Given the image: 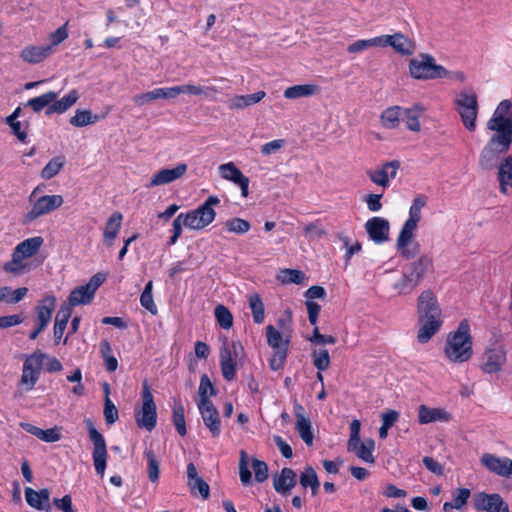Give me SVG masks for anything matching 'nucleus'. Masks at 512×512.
Here are the masks:
<instances>
[{
	"mask_svg": "<svg viewBox=\"0 0 512 512\" xmlns=\"http://www.w3.org/2000/svg\"><path fill=\"white\" fill-rule=\"evenodd\" d=\"M144 457L147 459L148 462V478L151 482L155 483L158 481L160 475L159 461L157 460L155 453L152 449H146L144 451Z\"/></svg>",
	"mask_w": 512,
	"mask_h": 512,
	"instance_id": "8fccbe9b",
	"label": "nucleus"
},
{
	"mask_svg": "<svg viewBox=\"0 0 512 512\" xmlns=\"http://www.w3.org/2000/svg\"><path fill=\"white\" fill-rule=\"evenodd\" d=\"M100 120L98 115H93L89 110H77L75 115L71 117L70 124L74 127H84L94 124Z\"/></svg>",
	"mask_w": 512,
	"mask_h": 512,
	"instance_id": "a18cd8bd",
	"label": "nucleus"
},
{
	"mask_svg": "<svg viewBox=\"0 0 512 512\" xmlns=\"http://www.w3.org/2000/svg\"><path fill=\"white\" fill-rule=\"evenodd\" d=\"M413 234L414 232H410L405 235L401 230L396 241L397 250L407 259L414 258L419 253V244L412 240Z\"/></svg>",
	"mask_w": 512,
	"mask_h": 512,
	"instance_id": "bb28decb",
	"label": "nucleus"
},
{
	"mask_svg": "<svg viewBox=\"0 0 512 512\" xmlns=\"http://www.w3.org/2000/svg\"><path fill=\"white\" fill-rule=\"evenodd\" d=\"M431 259L422 255L417 260L411 262L404 268V272L413 279L414 283L418 286L424 278L427 269L431 266Z\"/></svg>",
	"mask_w": 512,
	"mask_h": 512,
	"instance_id": "393cba45",
	"label": "nucleus"
},
{
	"mask_svg": "<svg viewBox=\"0 0 512 512\" xmlns=\"http://www.w3.org/2000/svg\"><path fill=\"white\" fill-rule=\"evenodd\" d=\"M215 318L223 329H229L233 325V316L224 305H217L214 310Z\"/></svg>",
	"mask_w": 512,
	"mask_h": 512,
	"instance_id": "6e6d98bb",
	"label": "nucleus"
},
{
	"mask_svg": "<svg viewBox=\"0 0 512 512\" xmlns=\"http://www.w3.org/2000/svg\"><path fill=\"white\" fill-rule=\"evenodd\" d=\"M104 417L108 424H113L118 419V410L109 396L105 397Z\"/></svg>",
	"mask_w": 512,
	"mask_h": 512,
	"instance_id": "69168bd1",
	"label": "nucleus"
},
{
	"mask_svg": "<svg viewBox=\"0 0 512 512\" xmlns=\"http://www.w3.org/2000/svg\"><path fill=\"white\" fill-rule=\"evenodd\" d=\"M266 337L267 342L272 349L278 350L279 352L288 351L291 336H286L273 325H268L266 327Z\"/></svg>",
	"mask_w": 512,
	"mask_h": 512,
	"instance_id": "cd10ccee",
	"label": "nucleus"
},
{
	"mask_svg": "<svg viewBox=\"0 0 512 512\" xmlns=\"http://www.w3.org/2000/svg\"><path fill=\"white\" fill-rule=\"evenodd\" d=\"M249 307L252 312L253 321L261 324L265 318L264 304L258 294H251L248 299Z\"/></svg>",
	"mask_w": 512,
	"mask_h": 512,
	"instance_id": "09e8293b",
	"label": "nucleus"
},
{
	"mask_svg": "<svg viewBox=\"0 0 512 512\" xmlns=\"http://www.w3.org/2000/svg\"><path fill=\"white\" fill-rule=\"evenodd\" d=\"M216 394L215 388L212 385L210 379L207 375H202L200 379L199 389H198V400L197 405L202 404L203 402H212L210 397Z\"/></svg>",
	"mask_w": 512,
	"mask_h": 512,
	"instance_id": "49530a36",
	"label": "nucleus"
},
{
	"mask_svg": "<svg viewBox=\"0 0 512 512\" xmlns=\"http://www.w3.org/2000/svg\"><path fill=\"white\" fill-rule=\"evenodd\" d=\"M123 216L119 212H114L108 219L105 229H104V243L111 247L113 245V241L118 235V232L121 228Z\"/></svg>",
	"mask_w": 512,
	"mask_h": 512,
	"instance_id": "72a5a7b5",
	"label": "nucleus"
},
{
	"mask_svg": "<svg viewBox=\"0 0 512 512\" xmlns=\"http://www.w3.org/2000/svg\"><path fill=\"white\" fill-rule=\"evenodd\" d=\"M49 498L50 492L46 488L39 491L30 487L25 488V499L27 503L37 510L49 509Z\"/></svg>",
	"mask_w": 512,
	"mask_h": 512,
	"instance_id": "c85d7f7f",
	"label": "nucleus"
},
{
	"mask_svg": "<svg viewBox=\"0 0 512 512\" xmlns=\"http://www.w3.org/2000/svg\"><path fill=\"white\" fill-rule=\"evenodd\" d=\"M450 419V414L443 408H431L426 405L419 406L418 421L420 424L448 422Z\"/></svg>",
	"mask_w": 512,
	"mask_h": 512,
	"instance_id": "b1692460",
	"label": "nucleus"
},
{
	"mask_svg": "<svg viewBox=\"0 0 512 512\" xmlns=\"http://www.w3.org/2000/svg\"><path fill=\"white\" fill-rule=\"evenodd\" d=\"M473 504L478 511L509 512L508 505L497 493L488 494L486 492H478L473 496Z\"/></svg>",
	"mask_w": 512,
	"mask_h": 512,
	"instance_id": "f8f14e48",
	"label": "nucleus"
},
{
	"mask_svg": "<svg viewBox=\"0 0 512 512\" xmlns=\"http://www.w3.org/2000/svg\"><path fill=\"white\" fill-rule=\"evenodd\" d=\"M481 464L490 472L504 477H512V460L507 457H498L496 455L485 453L480 459Z\"/></svg>",
	"mask_w": 512,
	"mask_h": 512,
	"instance_id": "4468645a",
	"label": "nucleus"
},
{
	"mask_svg": "<svg viewBox=\"0 0 512 512\" xmlns=\"http://www.w3.org/2000/svg\"><path fill=\"white\" fill-rule=\"evenodd\" d=\"M285 143L286 142L284 139H276L268 143H265L264 145L261 146V153L263 156L275 154L284 147Z\"/></svg>",
	"mask_w": 512,
	"mask_h": 512,
	"instance_id": "774afa93",
	"label": "nucleus"
},
{
	"mask_svg": "<svg viewBox=\"0 0 512 512\" xmlns=\"http://www.w3.org/2000/svg\"><path fill=\"white\" fill-rule=\"evenodd\" d=\"M176 97L180 94H189V95H203L207 98H214V95L217 93V89L214 86L209 87H203L200 85H194V84H185V85H179L174 86Z\"/></svg>",
	"mask_w": 512,
	"mask_h": 512,
	"instance_id": "58836bf2",
	"label": "nucleus"
},
{
	"mask_svg": "<svg viewBox=\"0 0 512 512\" xmlns=\"http://www.w3.org/2000/svg\"><path fill=\"white\" fill-rule=\"evenodd\" d=\"M156 419V405L148 385L144 383L142 393V408L136 414V422L139 427L151 431L156 425Z\"/></svg>",
	"mask_w": 512,
	"mask_h": 512,
	"instance_id": "1a4fd4ad",
	"label": "nucleus"
},
{
	"mask_svg": "<svg viewBox=\"0 0 512 512\" xmlns=\"http://www.w3.org/2000/svg\"><path fill=\"white\" fill-rule=\"evenodd\" d=\"M425 111V108L416 103L412 107L402 108L401 120L405 121L407 129L413 132H418L421 128L419 118Z\"/></svg>",
	"mask_w": 512,
	"mask_h": 512,
	"instance_id": "c756f323",
	"label": "nucleus"
},
{
	"mask_svg": "<svg viewBox=\"0 0 512 512\" xmlns=\"http://www.w3.org/2000/svg\"><path fill=\"white\" fill-rule=\"evenodd\" d=\"M43 242L42 237L35 236L17 244L12 252V259L3 265L4 271L14 275L23 273L26 267L23 261L34 256L43 245Z\"/></svg>",
	"mask_w": 512,
	"mask_h": 512,
	"instance_id": "7ed1b4c3",
	"label": "nucleus"
},
{
	"mask_svg": "<svg viewBox=\"0 0 512 512\" xmlns=\"http://www.w3.org/2000/svg\"><path fill=\"white\" fill-rule=\"evenodd\" d=\"M221 370L225 379L232 380L235 376V362L231 354H223L221 358Z\"/></svg>",
	"mask_w": 512,
	"mask_h": 512,
	"instance_id": "e2e57ef3",
	"label": "nucleus"
},
{
	"mask_svg": "<svg viewBox=\"0 0 512 512\" xmlns=\"http://www.w3.org/2000/svg\"><path fill=\"white\" fill-rule=\"evenodd\" d=\"M56 307V297L48 295L44 297L36 306L35 328L29 334L31 340H35L37 336L48 326L51 321L53 311Z\"/></svg>",
	"mask_w": 512,
	"mask_h": 512,
	"instance_id": "9d476101",
	"label": "nucleus"
},
{
	"mask_svg": "<svg viewBox=\"0 0 512 512\" xmlns=\"http://www.w3.org/2000/svg\"><path fill=\"white\" fill-rule=\"evenodd\" d=\"M61 195H45L38 198L30 211L25 215L26 222H32L38 217L48 214L63 204Z\"/></svg>",
	"mask_w": 512,
	"mask_h": 512,
	"instance_id": "ddd939ff",
	"label": "nucleus"
},
{
	"mask_svg": "<svg viewBox=\"0 0 512 512\" xmlns=\"http://www.w3.org/2000/svg\"><path fill=\"white\" fill-rule=\"evenodd\" d=\"M152 290H153V282L149 281V282H147L143 292L141 293L140 303H141L142 307H144L146 310H148L152 315H156L158 310H157V306L153 299Z\"/></svg>",
	"mask_w": 512,
	"mask_h": 512,
	"instance_id": "603ef678",
	"label": "nucleus"
},
{
	"mask_svg": "<svg viewBox=\"0 0 512 512\" xmlns=\"http://www.w3.org/2000/svg\"><path fill=\"white\" fill-rule=\"evenodd\" d=\"M71 316V309L69 306H61L58 310L55 323L53 327L54 340L58 344L63 336V333L67 327L68 320Z\"/></svg>",
	"mask_w": 512,
	"mask_h": 512,
	"instance_id": "4c0bfd02",
	"label": "nucleus"
},
{
	"mask_svg": "<svg viewBox=\"0 0 512 512\" xmlns=\"http://www.w3.org/2000/svg\"><path fill=\"white\" fill-rule=\"evenodd\" d=\"M511 144V139L501 133L494 132L481 150L479 166L484 170L494 169L497 166L500 156L510 149Z\"/></svg>",
	"mask_w": 512,
	"mask_h": 512,
	"instance_id": "423d86ee",
	"label": "nucleus"
},
{
	"mask_svg": "<svg viewBox=\"0 0 512 512\" xmlns=\"http://www.w3.org/2000/svg\"><path fill=\"white\" fill-rule=\"evenodd\" d=\"M90 440L93 442V463L96 473L103 477L106 469L107 449L104 437L97 431L91 420L86 421Z\"/></svg>",
	"mask_w": 512,
	"mask_h": 512,
	"instance_id": "6e6552de",
	"label": "nucleus"
},
{
	"mask_svg": "<svg viewBox=\"0 0 512 512\" xmlns=\"http://www.w3.org/2000/svg\"><path fill=\"white\" fill-rule=\"evenodd\" d=\"M58 97V94L54 91H49L38 97L32 98L27 101L26 106L33 109L34 112L39 113L45 107H49Z\"/></svg>",
	"mask_w": 512,
	"mask_h": 512,
	"instance_id": "79ce46f5",
	"label": "nucleus"
},
{
	"mask_svg": "<svg viewBox=\"0 0 512 512\" xmlns=\"http://www.w3.org/2000/svg\"><path fill=\"white\" fill-rule=\"evenodd\" d=\"M187 171V165L185 163H179L174 168H166L158 171L151 178L150 186H159L169 184L179 178H181Z\"/></svg>",
	"mask_w": 512,
	"mask_h": 512,
	"instance_id": "412c9836",
	"label": "nucleus"
},
{
	"mask_svg": "<svg viewBox=\"0 0 512 512\" xmlns=\"http://www.w3.org/2000/svg\"><path fill=\"white\" fill-rule=\"evenodd\" d=\"M400 167V163L397 160L386 162L382 165L381 169L376 171H370L368 173L370 179L375 184L387 187L389 180L394 179L397 175V171Z\"/></svg>",
	"mask_w": 512,
	"mask_h": 512,
	"instance_id": "aec40b11",
	"label": "nucleus"
},
{
	"mask_svg": "<svg viewBox=\"0 0 512 512\" xmlns=\"http://www.w3.org/2000/svg\"><path fill=\"white\" fill-rule=\"evenodd\" d=\"M399 413L395 410H388L381 415L382 425L379 429V436L382 439H385L388 435V430L395 424L398 420Z\"/></svg>",
	"mask_w": 512,
	"mask_h": 512,
	"instance_id": "5fc2aeb1",
	"label": "nucleus"
},
{
	"mask_svg": "<svg viewBox=\"0 0 512 512\" xmlns=\"http://www.w3.org/2000/svg\"><path fill=\"white\" fill-rule=\"evenodd\" d=\"M387 46H391L397 53L401 55H411L415 50L413 42L402 33L387 35Z\"/></svg>",
	"mask_w": 512,
	"mask_h": 512,
	"instance_id": "2f4dec72",
	"label": "nucleus"
},
{
	"mask_svg": "<svg viewBox=\"0 0 512 512\" xmlns=\"http://www.w3.org/2000/svg\"><path fill=\"white\" fill-rule=\"evenodd\" d=\"M394 289L398 291L399 294H409L411 293L417 285L414 283L413 279H411L404 271L401 278L394 283Z\"/></svg>",
	"mask_w": 512,
	"mask_h": 512,
	"instance_id": "13d9d810",
	"label": "nucleus"
},
{
	"mask_svg": "<svg viewBox=\"0 0 512 512\" xmlns=\"http://www.w3.org/2000/svg\"><path fill=\"white\" fill-rule=\"evenodd\" d=\"M176 98L175 87L156 88L133 97V102L138 106L146 105L158 99Z\"/></svg>",
	"mask_w": 512,
	"mask_h": 512,
	"instance_id": "5701e85b",
	"label": "nucleus"
},
{
	"mask_svg": "<svg viewBox=\"0 0 512 512\" xmlns=\"http://www.w3.org/2000/svg\"><path fill=\"white\" fill-rule=\"evenodd\" d=\"M366 232L375 244H382L389 239L390 224L382 217H372L365 223Z\"/></svg>",
	"mask_w": 512,
	"mask_h": 512,
	"instance_id": "2eb2a0df",
	"label": "nucleus"
},
{
	"mask_svg": "<svg viewBox=\"0 0 512 512\" xmlns=\"http://www.w3.org/2000/svg\"><path fill=\"white\" fill-rule=\"evenodd\" d=\"M61 369L60 361L49 354H29L23 364L20 384L25 391H30L39 380L41 371L57 372Z\"/></svg>",
	"mask_w": 512,
	"mask_h": 512,
	"instance_id": "f03ea898",
	"label": "nucleus"
},
{
	"mask_svg": "<svg viewBox=\"0 0 512 512\" xmlns=\"http://www.w3.org/2000/svg\"><path fill=\"white\" fill-rule=\"evenodd\" d=\"M300 484L306 488L310 487L313 494L319 489L320 483L315 470L312 467H307L300 476Z\"/></svg>",
	"mask_w": 512,
	"mask_h": 512,
	"instance_id": "864d4df0",
	"label": "nucleus"
},
{
	"mask_svg": "<svg viewBox=\"0 0 512 512\" xmlns=\"http://www.w3.org/2000/svg\"><path fill=\"white\" fill-rule=\"evenodd\" d=\"M280 279L284 284H301L305 279V274L296 269H284L281 271Z\"/></svg>",
	"mask_w": 512,
	"mask_h": 512,
	"instance_id": "bf43d9fd",
	"label": "nucleus"
},
{
	"mask_svg": "<svg viewBox=\"0 0 512 512\" xmlns=\"http://www.w3.org/2000/svg\"><path fill=\"white\" fill-rule=\"evenodd\" d=\"M316 91V86L311 84H302L288 87L284 91V97L287 99H298L313 95Z\"/></svg>",
	"mask_w": 512,
	"mask_h": 512,
	"instance_id": "c03bdc74",
	"label": "nucleus"
},
{
	"mask_svg": "<svg viewBox=\"0 0 512 512\" xmlns=\"http://www.w3.org/2000/svg\"><path fill=\"white\" fill-rule=\"evenodd\" d=\"M93 297L94 294L90 289L86 285H81L70 292L68 303L65 306H69L71 309L74 306L86 305L92 301Z\"/></svg>",
	"mask_w": 512,
	"mask_h": 512,
	"instance_id": "f704fd0d",
	"label": "nucleus"
},
{
	"mask_svg": "<svg viewBox=\"0 0 512 512\" xmlns=\"http://www.w3.org/2000/svg\"><path fill=\"white\" fill-rule=\"evenodd\" d=\"M220 203L216 196H209L205 202L197 209L191 210L183 215V224L191 230H201L208 226L215 219L216 213L213 206Z\"/></svg>",
	"mask_w": 512,
	"mask_h": 512,
	"instance_id": "0eeeda50",
	"label": "nucleus"
},
{
	"mask_svg": "<svg viewBox=\"0 0 512 512\" xmlns=\"http://www.w3.org/2000/svg\"><path fill=\"white\" fill-rule=\"evenodd\" d=\"M173 422H174L177 432L181 436L186 435L187 431H186L184 407L179 399H174Z\"/></svg>",
	"mask_w": 512,
	"mask_h": 512,
	"instance_id": "de8ad7c7",
	"label": "nucleus"
},
{
	"mask_svg": "<svg viewBox=\"0 0 512 512\" xmlns=\"http://www.w3.org/2000/svg\"><path fill=\"white\" fill-rule=\"evenodd\" d=\"M205 426L209 429L213 437H217L221 432V421L219 413L212 402H203L197 405Z\"/></svg>",
	"mask_w": 512,
	"mask_h": 512,
	"instance_id": "f3484780",
	"label": "nucleus"
},
{
	"mask_svg": "<svg viewBox=\"0 0 512 512\" xmlns=\"http://www.w3.org/2000/svg\"><path fill=\"white\" fill-rule=\"evenodd\" d=\"M296 485V473L290 468H283L274 478L273 486L278 493H287Z\"/></svg>",
	"mask_w": 512,
	"mask_h": 512,
	"instance_id": "473e14b6",
	"label": "nucleus"
},
{
	"mask_svg": "<svg viewBox=\"0 0 512 512\" xmlns=\"http://www.w3.org/2000/svg\"><path fill=\"white\" fill-rule=\"evenodd\" d=\"M505 362V354H484L481 360V369L485 373H495L501 370Z\"/></svg>",
	"mask_w": 512,
	"mask_h": 512,
	"instance_id": "a19ab883",
	"label": "nucleus"
},
{
	"mask_svg": "<svg viewBox=\"0 0 512 512\" xmlns=\"http://www.w3.org/2000/svg\"><path fill=\"white\" fill-rule=\"evenodd\" d=\"M374 448L375 442L373 439H367L364 442L359 440L353 446L347 445L348 451L354 452L359 459L369 464L375 462L373 455Z\"/></svg>",
	"mask_w": 512,
	"mask_h": 512,
	"instance_id": "7c9ffc66",
	"label": "nucleus"
},
{
	"mask_svg": "<svg viewBox=\"0 0 512 512\" xmlns=\"http://www.w3.org/2000/svg\"><path fill=\"white\" fill-rule=\"evenodd\" d=\"M218 169L222 178L230 180L240 187L242 196L246 197L248 195L249 178L244 176L234 163L222 164Z\"/></svg>",
	"mask_w": 512,
	"mask_h": 512,
	"instance_id": "a211bd4d",
	"label": "nucleus"
},
{
	"mask_svg": "<svg viewBox=\"0 0 512 512\" xmlns=\"http://www.w3.org/2000/svg\"><path fill=\"white\" fill-rule=\"evenodd\" d=\"M294 414L296 418V430L298 431L301 439L305 442L306 445L311 446L313 444V432L312 425L309 418L305 415L304 407L299 404H294Z\"/></svg>",
	"mask_w": 512,
	"mask_h": 512,
	"instance_id": "6ab92c4d",
	"label": "nucleus"
},
{
	"mask_svg": "<svg viewBox=\"0 0 512 512\" xmlns=\"http://www.w3.org/2000/svg\"><path fill=\"white\" fill-rule=\"evenodd\" d=\"M225 227L231 233L242 235L250 230L251 225L242 218H232L225 222Z\"/></svg>",
	"mask_w": 512,
	"mask_h": 512,
	"instance_id": "4d7b16f0",
	"label": "nucleus"
},
{
	"mask_svg": "<svg viewBox=\"0 0 512 512\" xmlns=\"http://www.w3.org/2000/svg\"><path fill=\"white\" fill-rule=\"evenodd\" d=\"M441 308L435 294L424 290L417 300V340L427 343L441 328Z\"/></svg>",
	"mask_w": 512,
	"mask_h": 512,
	"instance_id": "f257e3e1",
	"label": "nucleus"
},
{
	"mask_svg": "<svg viewBox=\"0 0 512 512\" xmlns=\"http://www.w3.org/2000/svg\"><path fill=\"white\" fill-rule=\"evenodd\" d=\"M65 164V159L62 156L52 158L42 169L41 177L49 180L56 176Z\"/></svg>",
	"mask_w": 512,
	"mask_h": 512,
	"instance_id": "3c124183",
	"label": "nucleus"
},
{
	"mask_svg": "<svg viewBox=\"0 0 512 512\" xmlns=\"http://www.w3.org/2000/svg\"><path fill=\"white\" fill-rule=\"evenodd\" d=\"M498 179L503 193H507L508 188L512 189V156H507L499 165Z\"/></svg>",
	"mask_w": 512,
	"mask_h": 512,
	"instance_id": "e433bc0d",
	"label": "nucleus"
},
{
	"mask_svg": "<svg viewBox=\"0 0 512 512\" xmlns=\"http://www.w3.org/2000/svg\"><path fill=\"white\" fill-rule=\"evenodd\" d=\"M79 95L76 90L70 91L67 95L62 97L60 100H55L46 110L47 115L53 113L62 114L66 112L72 105L76 103Z\"/></svg>",
	"mask_w": 512,
	"mask_h": 512,
	"instance_id": "c9c22d12",
	"label": "nucleus"
},
{
	"mask_svg": "<svg viewBox=\"0 0 512 512\" xmlns=\"http://www.w3.org/2000/svg\"><path fill=\"white\" fill-rule=\"evenodd\" d=\"M447 346L452 352H471L472 338L470 326L466 319H463L457 329L447 337Z\"/></svg>",
	"mask_w": 512,
	"mask_h": 512,
	"instance_id": "9b49d317",
	"label": "nucleus"
},
{
	"mask_svg": "<svg viewBox=\"0 0 512 512\" xmlns=\"http://www.w3.org/2000/svg\"><path fill=\"white\" fill-rule=\"evenodd\" d=\"M470 496H471V491L468 488L456 489L453 492V501H452L455 509H457V510L463 509L466 506Z\"/></svg>",
	"mask_w": 512,
	"mask_h": 512,
	"instance_id": "680f3d73",
	"label": "nucleus"
},
{
	"mask_svg": "<svg viewBox=\"0 0 512 512\" xmlns=\"http://www.w3.org/2000/svg\"><path fill=\"white\" fill-rule=\"evenodd\" d=\"M454 106L464 127L469 131H474L479 109L477 95L474 90L465 88L460 91L454 99Z\"/></svg>",
	"mask_w": 512,
	"mask_h": 512,
	"instance_id": "39448f33",
	"label": "nucleus"
},
{
	"mask_svg": "<svg viewBox=\"0 0 512 512\" xmlns=\"http://www.w3.org/2000/svg\"><path fill=\"white\" fill-rule=\"evenodd\" d=\"M188 487L192 493L196 491L201 495L203 499H208L210 495L209 485L201 478L194 479L187 482Z\"/></svg>",
	"mask_w": 512,
	"mask_h": 512,
	"instance_id": "0e129e2a",
	"label": "nucleus"
},
{
	"mask_svg": "<svg viewBox=\"0 0 512 512\" xmlns=\"http://www.w3.org/2000/svg\"><path fill=\"white\" fill-rule=\"evenodd\" d=\"M511 108V100H502L494 110L491 118L487 121V129L492 132L502 133L505 124H509L508 114L510 113Z\"/></svg>",
	"mask_w": 512,
	"mask_h": 512,
	"instance_id": "dca6fc26",
	"label": "nucleus"
},
{
	"mask_svg": "<svg viewBox=\"0 0 512 512\" xmlns=\"http://www.w3.org/2000/svg\"><path fill=\"white\" fill-rule=\"evenodd\" d=\"M409 73L414 79L433 80L444 78L448 70L437 64L432 55L422 53L409 61Z\"/></svg>",
	"mask_w": 512,
	"mask_h": 512,
	"instance_id": "20e7f679",
	"label": "nucleus"
},
{
	"mask_svg": "<svg viewBox=\"0 0 512 512\" xmlns=\"http://www.w3.org/2000/svg\"><path fill=\"white\" fill-rule=\"evenodd\" d=\"M401 116H402V107L393 106V107H389L385 111H383V113L381 115V121H382V124L386 128L393 129L398 126L399 121L401 120Z\"/></svg>",
	"mask_w": 512,
	"mask_h": 512,
	"instance_id": "37998d69",
	"label": "nucleus"
},
{
	"mask_svg": "<svg viewBox=\"0 0 512 512\" xmlns=\"http://www.w3.org/2000/svg\"><path fill=\"white\" fill-rule=\"evenodd\" d=\"M266 96V93L264 91H258L253 94L249 95H238L233 97L229 101V108L230 109H243L245 107L251 106L253 104H256L260 102L264 97Z\"/></svg>",
	"mask_w": 512,
	"mask_h": 512,
	"instance_id": "ea45409f",
	"label": "nucleus"
},
{
	"mask_svg": "<svg viewBox=\"0 0 512 512\" xmlns=\"http://www.w3.org/2000/svg\"><path fill=\"white\" fill-rule=\"evenodd\" d=\"M427 203V197L424 195H418L414 198L412 205L409 209V217L405 221L401 230L404 233L414 232L417 228V224L421 219V210Z\"/></svg>",
	"mask_w": 512,
	"mask_h": 512,
	"instance_id": "4be33fe9",
	"label": "nucleus"
},
{
	"mask_svg": "<svg viewBox=\"0 0 512 512\" xmlns=\"http://www.w3.org/2000/svg\"><path fill=\"white\" fill-rule=\"evenodd\" d=\"M252 467L256 481L263 482L268 478V466L265 462L254 459L252 462Z\"/></svg>",
	"mask_w": 512,
	"mask_h": 512,
	"instance_id": "338daca9",
	"label": "nucleus"
},
{
	"mask_svg": "<svg viewBox=\"0 0 512 512\" xmlns=\"http://www.w3.org/2000/svg\"><path fill=\"white\" fill-rule=\"evenodd\" d=\"M53 53L51 45L35 46L30 45L21 51L23 61L30 64H37L49 57Z\"/></svg>",
	"mask_w": 512,
	"mask_h": 512,
	"instance_id": "a878e982",
	"label": "nucleus"
},
{
	"mask_svg": "<svg viewBox=\"0 0 512 512\" xmlns=\"http://www.w3.org/2000/svg\"><path fill=\"white\" fill-rule=\"evenodd\" d=\"M304 236L309 241H315L326 235V231L316 222L307 224L304 229Z\"/></svg>",
	"mask_w": 512,
	"mask_h": 512,
	"instance_id": "052dcab7",
	"label": "nucleus"
}]
</instances>
